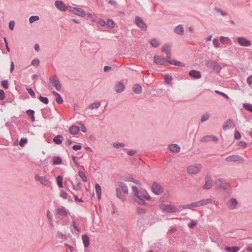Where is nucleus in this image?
<instances>
[{"mask_svg": "<svg viewBox=\"0 0 252 252\" xmlns=\"http://www.w3.org/2000/svg\"><path fill=\"white\" fill-rule=\"evenodd\" d=\"M132 191L134 193L135 198V201L140 205H146L147 203L145 200H150L151 198L148 192L144 189L139 190L136 186L132 187Z\"/></svg>", "mask_w": 252, "mask_h": 252, "instance_id": "1", "label": "nucleus"}, {"mask_svg": "<svg viewBox=\"0 0 252 252\" xmlns=\"http://www.w3.org/2000/svg\"><path fill=\"white\" fill-rule=\"evenodd\" d=\"M163 190L164 189L162 186L156 182H154L152 188V190L154 193L159 195L163 192Z\"/></svg>", "mask_w": 252, "mask_h": 252, "instance_id": "2", "label": "nucleus"}, {"mask_svg": "<svg viewBox=\"0 0 252 252\" xmlns=\"http://www.w3.org/2000/svg\"><path fill=\"white\" fill-rule=\"evenodd\" d=\"M202 168V165L200 164H195L194 165H190L188 167L187 171L189 174H197Z\"/></svg>", "mask_w": 252, "mask_h": 252, "instance_id": "3", "label": "nucleus"}, {"mask_svg": "<svg viewBox=\"0 0 252 252\" xmlns=\"http://www.w3.org/2000/svg\"><path fill=\"white\" fill-rule=\"evenodd\" d=\"M69 10L72 13L80 17H84L86 15L85 11L80 8L69 7Z\"/></svg>", "mask_w": 252, "mask_h": 252, "instance_id": "4", "label": "nucleus"}, {"mask_svg": "<svg viewBox=\"0 0 252 252\" xmlns=\"http://www.w3.org/2000/svg\"><path fill=\"white\" fill-rule=\"evenodd\" d=\"M154 61L156 63H158L161 65L167 64L169 63V62H170V61L167 60L164 58L158 55L154 56Z\"/></svg>", "mask_w": 252, "mask_h": 252, "instance_id": "5", "label": "nucleus"}, {"mask_svg": "<svg viewBox=\"0 0 252 252\" xmlns=\"http://www.w3.org/2000/svg\"><path fill=\"white\" fill-rule=\"evenodd\" d=\"M206 65L208 67L213 68L214 70L217 72H219L221 69V67L220 64H219L217 63L212 61L207 63Z\"/></svg>", "mask_w": 252, "mask_h": 252, "instance_id": "6", "label": "nucleus"}, {"mask_svg": "<svg viewBox=\"0 0 252 252\" xmlns=\"http://www.w3.org/2000/svg\"><path fill=\"white\" fill-rule=\"evenodd\" d=\"M161 209L168 213H175L178 211L177 208L172 205L162 204Z\"/></svg>", "mask_w": 252, "mask_h": 252, "instance_id": "7", "label": "nucleus"}, {"mask_svg": "<svg viewBox=\"0 0 252 252\" xmlns=\"http://www.w3.org/2000/svg\"><path fill=\"white\" fill-rule=\"evenodd\" d=\"M55 5L58 9L62 11H65L69 7H68L62 1L57 0L55 2Z\"/></svg>", "mask_w": 252, "mask_h": 252, "instance_id": "8", "label": "nucleus"}, {"mask_svg": "<svg viewBox=\"0 0 252 252\" xmlns=\"http://www.w3.org/2000/svg\"><path fill=\"white\" fill-rule=\"evenodd\" d=\"M212 182L211 176L207 174L205 178V184L203 186L204 189H208L211 188L212 186Z\"/></svg>", "mask_w": 252, "mask_h": 252, "instance_id": "9", "label": "nucleus"}, {"mask_svg": "<svg viewBox=\"0 0 252 252\" xmlns=\"http://www.w3.org/2000/svg\"><path fill=\"white\" fill-rule=\"evenodd\" d=\"M50 82L55 86L56 89L59 91L61 89V86L58 78L57 76H54L53 77L50 79Z\"/></svg>", "mask_w": 252, "mask_h": 252, "instance_id": "10", "label": "nucleus"}, {"mask_svg": "<svg viewBox=\"0 0 252 252\" xmlns=\"http://www.w3.org/2000/svg\"><path fill=\"white\" fill-rule=\"evenodd\" d=\"M237 41L240 45L245 47L250 46L251 44V42L249 40L242 37H238Z\"/></svg>", "mask_w": 252, "mask_h": 252, "instance_id": "11", "label": "nucleus"}, {"mask_svg": "<svg viewBox=\"0 0 252 252\" xmlns=\"http://www.w3.org/2000/svg\"><path fill=\"white\" fill-rule=\"evenodd\" d=\"M135 23L137 26L142 29V30H146L147 26L144 23L142 19L139 17L135 18Z\"/></svg>", "mask_w": 252, "mask_h": 252, "instance_id": "12", "label": "nucleus"}, {"mask_svg": "<svg viewBox=\"0 0 252 252\" xmlns=\"http://www.w3.org/2000/svg\"><path fill=\"white\" fill-rule=\"evenodd\" d=\"M218 139L217 137L215 136H212V135H207L204 136L203 138H202L200 141L201 142H208L210 141H214L215 142H217L218 141Z\"/></svg>", "mask_w": 252, "mask_h": 252, "instance_id": "13", "label": "nucleus"}, {"mask_svg": "<svg viewBox=\"0 0 252 252\" xmlns=\"http://www.w3.org/2000/svg\"><path fill=\"white\" fill-rule=\"evenodd\" d=\"M35 179L37 181H39L42 184L48 186L50 184L49 181L45 177L39 176L36 175L35 176Z\"/></svg>", "mask_w": 252, "mask_h": 252, "instance_id": "14", "label": "nucleus"}, {"mask_svg": "<svg viewBox=\"0 0 252 252\" xmlns=\"http://www.w3.org/2000/svg\"><path fill=\"white\" fill-rule=\"evenodd\" d=\"M57 214L62 217H67L68 216V211L63 207L61 206L57 209Z\"/></svg>", "mask_w": 252, "mask_h": 252, "instance_id": "15", "label": "nucleus"}, {"mask_svg": "<svg viewBox=\"0 0 252 252\" xmlns=\"http://www.w3.org/2000/svg\"><path fill=\"white\" fill-rule=\"evenodd\" d=\"M124 84L121 82H117L115 86V90L117 93H121L125 90Z\"/></svg>", "mask_w": 252, "mask_h": 252, "instance_id": "16", "label": "nucleus"}, {"mask_svg": "<svg viewBox=\"0 0 252 252\" xmlns=\"http://www.w3.org/2000/svg\"><path fill=\"white\" fill-rule=\"evenodd\" d=\"M234 127V125L232 120L229 119L224 123L223 126V129L226 130L229 128H233Z\"/></svg>", "mask_w": 252, "mask_h": 252, "instance_id": "17", "label": "nucleus"}, {"mask_svg": "<svg viewBox=\"0 0 252 252\" xmlns=\"http://www.w3.org/2000/svg\"><path fill=\"white\" fill-rule=\"evenodd\" d=\"M170 50H171V45L170 44H165L162 49V51L163 52H165L167 55V58L168 59L171 58V54H170Z\"/></svg>", "mask_w": 252, "mask_h": 252, "instance_id": "18", "label": "nucleus"}, {"mask_svg": "<svg viewBox=\"0 0 252 252\" xmlns=\"http://www.w3.org/2000/svg\"><path fill=\"white\" fill-rule=\"evenodd\" d=\"M189 75L195 79H199L201 78V74L199 71L192 70L189 72Z\"/></svg>", "mask_w": 252, "mask_h": 252, "instance_id": "19", "label": "nucleus"}, {"mask_svg": "<svg viewBox=\"0 0 252 252\" xmlns=\"http://www.w3.org/2000/svg\"><path fill=\"white\" fill-rule=\"evenodd\" d=\"M220 41L223 44L231 45L232 44L231 39L227 37L220 36Z\"/></svg>", "mask_w": 252, "mask_h": 252, "instance_id": "20", "label": "nucleus"}, {"mask_svg": "<svg viewBox=\"0 0 252 252\" xmlns=\"http://www.w3.org/2000/svg\"><path fill=\"white\" fill-rule=\"evenodd\" d=\"M82 239L84 243V247L87 248L90 245V238L88 235L84 234L82 236Z\"/></svg>", "mask_w": 252, "mask_h": 252, "instance_id": "21", "label": "nucleus"}, {"mask_svg": "<svg viewBox=\"0 0 252 252\" xmlns=\"http://www.w3.org/2000/svg\"><path fill=\"white\" fill-rule=\"evenodd\" d=\"M212 202V199L211 198L204 199H202L199 201H198L199 207L206 205L208 204L211 203Z\"/></svg>", "mask_w": 252, "mask_h": 252, "instance_id": "22", "label": "nucleus"}, {"mask_svg": "<svg viewBox=\"0 0 252 252\" xmlns=\"http://www.w3.org/2000/svg\"><path fill=\"white\" fill-rule=\"evenodd\" d=\"M181 208L186 209H191L193 207H199V204L197 202H193L189 204L182 205L180 206Z\"/></svg>", "mask_w": 252, "mask_h": 252, "instance_id": "23", "label": "nucleus"}, {"mask_svg": "<svg viewBox=\"0 0 252 252\" xmlns=\"http://www.w3.org/2000/svg\"><path fill=\"white\" fill-rule=\"evenodd\" d=\"M174 32L178 34L183 35L184 32V29L182 25H179L176 27Z\"/></svg>", "mask_w": 252, "mask_h": 252, "instance_id": "24", "label": "nucleus"}, {"mask_svg": "<svg viewBox=\"0 0 252 252\" xmlns=\"http://www.w3.org/2000/svg\"><path fill=\"white\" fill-rule=\"evenodd\" d=\"M230 205V208L233 210L236 208L237 205L238 204V201L234 198H231L228 202Z\"/></svg>", "mask_w": 252, "mask_h": 252, "instance_id": "25", "label": "nucleus"}, {"mask_svg": "<svg viewBox=\"0 0 252 252\" xmlns=\"http://www.w3.org/2000/svg\"><path fill=\"white\" fill-rule=\"evenodd\" d=\"M215 183L220 188L223 189H227V184L226 183H223L222 181L220 179L217 180Z\"/></svg>", "mask_w": 252, "mask_h": 252, "instance_id": "26", "label": "nucleus"}, {"mask_svg": "<svg viewBox=\"0 0 252 252\" xmlns=\"http://www.w3.org/2000/svg\"><path fill=\"white\" fill-rule=\"evenodd\" d=\"M80 130L79 127L76 126H72L69 128V132L71 134L75 135L78 133Z\"/></svg>", "mask_w": 252, "mask_h": 252, "instance_id": "27", "label": "nucleus"}, {"mask_svg": "<svg viewBox=\"0 0 252 252\" xmlns=\"http://www.w3.org/2000/svg\"><path fill=\"white\" fill-rule=\"evenodd\" d=\"M169 150L174 153H178L180 150V147L177 144H172L169 147Z\"/></svg>", "mask_w": 252, "mask_h": 252, "instance_id": "28", "label": "nucleus"}, {"mask_svg": "<svg viewBox=\"0 0 252 252\" xmlns=\"http://www.w3.org/2000/svg\"><path fill=\"white\" fill-rule=\"evenodd\" d=\"M53 94L56 96V101L58 104H62L63 102V99L60 95L57 92H52Z\"/></svg>", "mask_w": 252, "mask_h": 252, "instance_id": "29", "label": "nucleus"}, {"mask_svg": "<svg viewBox=\"0 0 252 252\" xmlns=\"http://www.w3.org/2000/svg\"><path fill=\"white\" fill-rule=\"evenodd\" d=\"M119 187L121 188L123 192L126 194L128 193V189L127 187L124 183L121 182L119 184Z\"/></svg>", "mask_w": 252, "mask_h": 252, "instance_id": "30", "label": "nucleus"}, {"mask_svg": "<svg viewBox=\"0 0 252 252\" xmlns=\"http://www.w3.org/2000/svg\"><path fill=\"white\" fill-rule=\"evenodd\" d=\"M225 250L228 252H237L240 250L239 247H226L225 248Z\"/></svg>", "mask_w": 252, "mask_h": 252, "instance_id": "31", "label": "nucleus"}, {"mask_svg": "<svg viewBox=\"0 0 252 252\" xmlns=\"http://www.w3.org/2000/svg\"><path fill=\"white\" fill-rule=\"evenodd\" d=\"M63 138L62 136L58 135L53 139V141L57 144H61L62 143Z\"/></svg>", "mask_w": 252, "mask_h": 252, "instance_id": "32", "label": "nucleus"}, {"mask_svg": "<svg viewBox=\"0 0 252 252\" xmlns=\"http://www.w3.org/2000/svg\"><path fill=\"white\" fill-rule=\"evenodd\" d=\"M95 189L97 194L98 199L101 198V189L100 185L98 184H96L95 186Z\"/></svg>", "mask_w": 252, "mask_h": 252, "instance_id": "33", "label": "nucleus"}, {"mask_svg": "<svg viewBox=\"0 0 252 252\" xmlns=\"http://www.w3.org/2000/svg\"><path fill=\"white\" fill-rule=\"evenodd\" d=\"M132 89L133 92L136 94H140L142 92V87L138 85H134Z\"/></svg>", "mask_w": 252, "mask_h": 252, "instance_id": "34", "label": "nucleus"}, {"mask_svg": "<svg viewBox=\"0 0 252 252\" xmlns=\"http://www.w3.org/2000/svg\"><path fill=\"white\" fill-rule=\"evenodd\" d=\"M57 183L58 185V186L60 188H63V177L61 175H59L57 177Z\"/></svg>", "mask_w": 252, "mask_h": 252, "instance_id": "35", "label": "nucleus"}, {"mask_svg": "<svg viewBox=\"0 0 252 252\" xmlns=\"http://www.w3.org/2000/svg\"><path fill=\"white\" fill-rule=\"evenodd\" d=\"M226 159L227 161H233L238 163H241L244 161L243 158H226Z\"/></svg>", "mask_w": 252, "mask_h": 252, "instance_id": "36", "label": "nucleus"}, {"mask_svg": "<svg viewBox=\"0 0 252 252\" xmlns=\"http://www.w3.org/2000/svg\"><path fill=\"white\" fill-rule=\"evenodd\" d=\"M78 175L82 179L83 181H84V182H86L87 181V177L83 171H79Z\"/></svg>", "mask_w": 252, "mask_h": 252, "instance_id": "37", "label": "nucleus"}, {"mask_svg": "<svg viewBox=\"0 0 252 252\" xmlns=\"http://www.w3.org/2000/svg\"><path fill=\"white\" fill-rule=\"evenodd\" d=\"M169 64L180 66H184V64L180 62H178L175 60H171L169 62Z\"/></svg>", "mask_w": 252, "mask_h": 252, "instance_id": "38", "label": "nucleus"}, {"mask_svg": "<svg viewBox=\"0 0 252 252\" xmlns=\"http://www.w3.org/2000/svg\"><path fill=\"white\" fill-rule=\"evenodd\" d=\"M151 44L152 46L154 47H157L160 44L159 42L158 41V40L153 38L151 40Z\"/></svg>", "mask_w": 252, "mask_h": 252, "instance_id": "39", "label": "nucleus"}, {"mask_svg": "<svg viewBox=\"0 0 252 252\" xmlns=\"http://www.w3.org/2000/svg\"><path fill=\"white\" fill-rule=\"evenodd\" d=\"M106 25H107V26L110 29H112L114 28L115 26V23L113 20L108 19L106 22Z\"/></svg>", "mask_w": 252, "mask_h": 252, "instance_id": "40", "label": "nucleus"}, {"mask_svg": "<svg viewBox=\"0 0 252 252\" xmlns=\"http://www.w3.org/2000/svg\"><path fill=\"white\" fill-rule=\"evenodd\" d=\"M27 114L29 116H31V119H32V122L34 121L35 120V118L34 117V111L32 110H29L27 111Z\"/></svg>", "mask_w": 252, "mask_h": 252, "instance_id": "41", "label": "nucleus"}, {"mask_svg": "<svg viewBox=\"0 0 252 252\" xmlns=\"http://www.w3.org/2000/svg\"><path fill=\"white\" fill-rule=\"evenodd\" d=\"M27 142L28 139L26 138H22L19 142V145L21 147H24Z\"/></svg>", "mask_w": 252, "mask_h": 252, "instance_id": "42", "label": "nucleus"}, {"mask_svg": "<svg viewBox=\"0 0 252 252\" xmlns=\"http://www.w3.org/2000/svg\"><path fill=\"white\" fill-rule=\"evenodd\" d=\"M116 196L117 197H118L120 199H123V198L122 197V193L121 191L120 188H117L116 189Z\"/></svg>", "mask_w": 252, "mask_h": 252, "instance_id": "43", "label": "nucleus"}, {"mask_svg": "<svg viewBox=\"0 0 252 252\" xmlns=\"http://www.w3.org/2000/svg\"><path fill=\"white\" fill-rule=\"evenodd\" d=\"M243 107L250 112H252V105L249 103H245L243 104Z\"/></svg>", "mask_w": 252, "mask_h": 252, "instance_id": "44", "label": "nucleus"}, {"mask_svg": "<svg viewBox=\"0 0 252 252\" xmlns=\"http://www.w3.org/2000/svg\"><path fill=\"white\" fill-rule=\"evenodd\" d=\"M213 44L216 48H219L220 47V44L219 40L217 38H214L213 40Z\"/></svg>", "mask_w": 252, "mask_h": 252, "instance_id": "45", "label": "nucleus"}, {"mask_svg": "<svg viewBox=\"0 0 252 252\" xmlns=\"http://www.w3.org/2000/svg\"><path fill=\"white\" fill-rule=\"evenodd\" d=\"M39 18L38 16H32L29 18V22L30 23H32L35 21H38Z\"/></svg>", "mask_w": 252, "mask_h": 252, "instance_id": "46", "label": "nucleus"}, {"mask_svg": "<svg viewBox=\"0 0 252 252\" xmlns=\"http://www.w3.org/2000/svg\"><path fill=\"white\" fill-rule=\"evenodd\" d=\"M113 145L115 148H119L120 147H124L125 144L123 143L115 142L113 144Z\"/></svg>", "mask_w": 252, "mask_h": 252, "instance_id": "47", "label": "nucleus"}, {"mask_svg": "<svg viewBox=\"0 0 252 252\" xmlns=\"http://www.w3.org/2000/svg\"><path fill=\"white\" fill-rule=\"evenodd\" d=\"M39 100L43 103L45 104H47L48 103V99L47 97H43L40 95L39 97Z\"/></svg>", "mask_w": 252, "mask_h": 252, "instance_id": "48", "label": "nucleus"}, {"mask_svg": "<svg viewBox=\"0 0 252 252\" xmlns=\"http://www.w3.org/2000/svg\"><path fill=\"white\" fill-rule=\"evenodd\" d=\"M53 162L54 165L61 164L62 163V158H54Z\"/></svg>", "mask_w": 252, "mask_h": 252, "instance_id": "49", "label": "nucleus"}, {"mask_svg": "<svg viewBox=\"0 0 252 252\" xmlns=\"http://www.w3.org/2000/svg\"><path fill=\"white\" fill-rule=\"evenodd\" d=\"M137 213H138V215H142V214H144L146 213V210H145L143 208L138 207L137 209Z\"/></svg>", "mask_w": 252, "mask_h": 252, "instance_id": "50", "label": "nucleus"}, {"mask_svg": "<svg viewBox=\"0 0 252 252\" xmlns=\"http://www.w3.org/2000/svg\"><path fill=\"white\" fill-rule=\"evenodd\" d=\"M197 223L195 221L191 220L190 222L188 224V226L190 228H193L197 225Z\"/></svg>", "mask_w": 252, "mask_h": 252, "instance_id": "51", "label": "nucleus"}, {"mask_svg": "<svg viewBox=\"0 0 252 252\" xmlns=\"http://www.w3.org/2000/svg\"><path fill=\"white\" fill-rule=\"evenodd\" d=\"M60 196L63 199H66L67 198L68 194L65 191L62 190L61 191Z\"/></svg>", "mask_w": 252, "mask_h": 252, "instance_id": "52", "label": "nucleus"}, {"mask_svg": "<svg viewBox=\"0 0 252 252\" xmlns=\"http://www.w3.org/2000/svg\"><path fill=\"white\" fill-rule=\"evenodd\" d=\"M100 106V103L99 102H94L92 103L90 106V108L93 109L94 108H97Z\"/></svg>", "mask_w": 252, "mask_h": 252, "instance_id": "53", "label": "nucleus"}, {"mask_svg": "<svg viewBox=\"0 0 252 252\" xmlns=\"http://www.w3.org/2000/svg\"><path fill=\"white\" fill-rule=\"evenodd\" d=\"M164 78L167 83H169L172 79V76L168 74L165 75Z\"/></svg>", "mask_w": 252, "mask_h": 252, "instance_id": "54", "label": "nucleus"}, {"mask_svg": "<svg viewBox=\"0 0 252 252\" xmlns=\"http://www.w3.org/2000/svg\"><path fill=\"white\" fill-rule=\"evenodd\" d=\"M241 137V136L240 132L237 130H235L234 132V138L236 139H240Z\"/></svg>", "mask_w": 252, "mask_h": 252, "instance_id": "55", "label": "nucleus"}, {"mask_svg": "<svg viewBox=\"0 0 252 252\" xmlns=\"http://www.w3.org/2000/svg\"><path fill=\"white\" fill-rule=\"evenodd\" d=\"M209 118V115L206 114L202 116L201 122H204L207 121Z\"/></svg>", "mask_w": 252, "mask_h": 252, "instance_id": "56", "label": "nucleus"}, {"mask_svg": "<svg viewBox=\"0 0 252 252\" xmlns=\"http://www.w3.org/2000/svg\"><path fill=\"white\" fill-rule=\"evenodd\" d=\"M27 91L28 92V93H29V94L33 97H35V94L34 93V92H33V91L31 89V88H29V89H27Z\"/></svg>", "mask_w": 252, "mask_h": 252, "instance_id": "57", "label": "nucleus"}, {"mask_svg": "<svg viewBox=\"0 0 252 252\" xmlns=\"http://www.w3.org/2000/svg\"><path fill=\"white\" fill-rule=\"evenodd\" d=\"M215 93H217V94H219L221 95L222 96L225 97L227 99H229V97L228 96V95H227L226 94H225L224 93H223L222 92H220L219 91L216 90L215 91Z\"/></svg>", "mask_w": 252, "mask_h": 252, "instance_id": "58", "label": "nucleus"}, {"mask_svg": "<svg viewBox=\"0 0 252 252\" xmlns=\"http://www.w3.org/2000/svg\"><path fill=\"white\" fill-rule=\"evenodd\" d=\"M39 63V61L38 59H34L32 62V64L34 66H37Z\"/></svg>", "mask_w": 252, "mask_h": 252, "instance_id": "59", "label": "nucleus"}, {"mask_svg": "<svg viewBox=\"0 0 252 252\" xmlns=\"http://www.w3.org/2000/svg\"><path fill=\"white\" fill-rule=\"evenodd\" d=\"M1 85L5 89H7L8 88V82L6 80L2 81Z\"/></svg>", "mask_w": 252, "mask_h": 252, "instance_id": "60", "label": "nucleus"}, {"mask_svg": "<svg viewBox=\"0 0 252 252\" xmlns=\"http://www.w3.org/2000/svg\"><path fill=\"white\" fill-rule=\"evenodd\" d=\"M97 23L101 26H104L106 25V23L103 19H99Z\"/></svg>", "mask_w": 252, "mask_h": 252, "instance_id": "61", "label": "nucleus"}, {"mask_svg": "<svg viewBox=\"0 0 252 252\" xmlns=\"http://www.w3.org/2000/svg\"><path fill=\"white\" fill-rule=\"evenodd\" d=\"M57 236L59 238H61L62 239H65V236L64 235H63L61 232H60V231H58L57 232Z\"/></svg>", "mask_w": 252, "mask_h": 252, "instance_id": "62", "label": "nucleus"}, {"mask_svg": "<svg viewBox=\"0 0 252 252\" xmlns=\"http://www.w3.org/2000/svg\"><path fill=\"white\" fill-rule=\"evenodd\" d=\"M73 189L76 190H80L81 189V183L80 182H78L76 187H74Z\"/></svg>", "mask_w": 252, "mask_h": 252, "instance_id": "63", "label": "nucleus"}, {"mask_svg": "<svg viewBox=\"0 0 252 252\" xmlns=\"http://www.w3.org/2000/svg\"><path fill=\"white\" fill-rule=\"evenodd\" d=\"M247 82L249 85L252 84V75H250L247 78Z\"/></svg>", "mask_w": 252, "mask_h": 252, "instance_id": "64", "label": "nucleus"}]
</instances>
